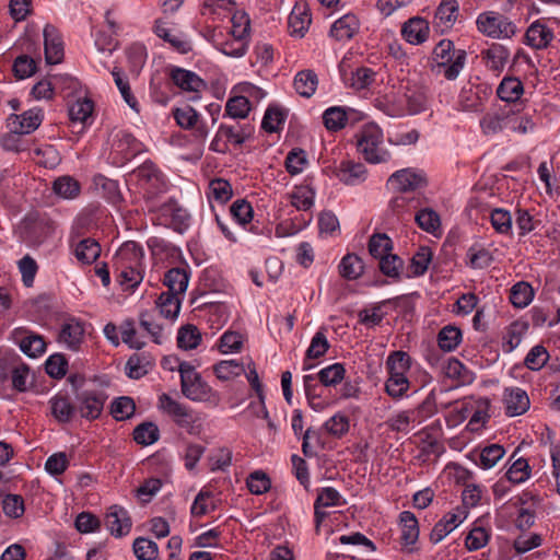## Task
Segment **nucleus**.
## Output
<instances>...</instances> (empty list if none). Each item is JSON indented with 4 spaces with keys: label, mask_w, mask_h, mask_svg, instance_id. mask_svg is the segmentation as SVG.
I'll return each mask as SVG.
<instances>
[{
    "label": "nucleus",
    "mask_w": 560,
    "mask_h": 560,
    "mask_svg": "<svg viewBox=\"0 0 560 560\" xmlns=\"http://www.w3.org/2000/svg\"><path fill=\"white\" fill-rule=\"evenodd\" d=\"M463 518L456 513H447L433 527L430 539L432 542L438 544L452 533L460 523Z\"/></svg>",
    "instance_id": "nucleus-32"
},
{
    "label": "nucleus",
    "mask_w": 560,
    "mask_h": 560,
    "mask_svg": "<svg viewBox=\"0 0 560 560\" xmlns=\"http://www.w3.org/2000/svg\"><path fill=\"white\" fill-rule=\"evenodd\" d=\"M156 306L162 316L174 319L179 313L180 300L177 294L163 292L156 301Z\"/></svg>",
    "instance_id": "nucleus-39"
},
{
    "label": "nucleus",
    "mask_w": 560,
    "mask_h": 560,
    "mask_svg": "<svg viewBox=\"0 0 560 560\" xmlns=\"http://www.w3.org/2000/svg\"><path fill=\"white\" fill-rule=\"evenodd\" d=\"M162 408L174 418L175 422L182 428H188L192 423V415L182 404L163 394L160 397Z\"/></svg>",
    "instance_id": "nucleus-27"
},
{
    "label": "nucleus",
    "mask_w": 560,
    "mask_h": 560,
    "mask_svg": "<svg viewBox=\"0 0 560 560\" xmlns=\"http://www.w3.org/2000/svg\"><path fill=\"white\" fill-rule=\"evenodd\" d=\"M460 16L457 0H441L433 16V27L441 34L450 32Z\"/></svg>",
    "instance_id": "nucleus-6"
},
{
    "label": "nucleus",
    "mask_w": 560,
    "mask_h": 560,
    "mask_svg": "<svg viewBox=\"0 0 560 560\" xmlns=\"http://www.w3.org/2000/svg\"><path fill=\"white\" fill-rule=\"evenodd\" d=\"M490 222L497 233L509 235L512 232V215L503 208H495L490 212Z\"/></svg>",
    "instance_id": "nucleus-51"
},
{
    "label": "nucleus",
    "mask_w": 560,
    "mask_h": 560,
    "mask_svg": "<svg viewBox=\"0 0 560 560\" xmlns=\"http://www.w3.org/2000/svg\"><path fill=\"white\" fill-rule=\"evenodd\" d=\"M511 110L504 106L495 113L486 114L480 120V128L486 136L495 135L511 125Z\"/></svg>",
    "instance_id": "nucleus-22"
},
{
    "label": "nucleus",
    "mask_w": 560,
    "mask_h": 560,
    "mask_svg": "<svg viewBox=\"0 0 560 560\" xmlns=\"http://www.w3.org/2000/svg\"><path fill=\"white\" fill-rule=\"evenodd\" d=\"M24 224L27 240L38 244L42 243L55 230L54 223L46 218L30 215L25 219Z\"/></svg>",
    "instance_id": "nucleus-20"
},
{
    "label": "nucleus",
    "mask_w": 560,
    "mask_h": 560,
    "mask_svg": "<svg viewBox=\"0 0 560 560\" xmlns=\"http://www.w3.org/2000/svg\"><path fill=\"white\" fill-rule=\"evenodd\" d=\"M406 98L410 114H419L428 108V96L421 88H409L406 92Z\"/></svg>",
    "instance_id": "nucleus-57"
},
{
    "label": "nucleus",
    "mask_w": 560,
    "mask_h": 560,
    "mask_svg": "<svg viewBox=\"0 0 560 560\" xmlns=\"http://www.w3.org/2000/svg\"><path fill=\"white\" fill-rule=\"evenodd\" d=\"M54 191L65 199H73L80 195L81 186L71 176H62L54 182Z\"/></svg>",
    "instance_id": "nucleus-44"
},
{
    "label": "nucleus",
    "mask_w": 560,
    "mask_h": 560,
    "mask_svg": "<svg viewBox=\"0 0 560 560\" xmlns=\"http://www.w3.org/2000/svg\"><path fill=\"white\" fill-rule=\"evenodd\" d=\"M485 66L495 74L501 73L510 58V50L501 44H492L480 54Z\"/></svg>",
    "instance_id": "nucleus-17"
},
{
    "label": "nucleus",
    "mask_w": 560,
    "mask_h": 560,
    "mask_svg": "<svg viewBox=\"0 0 560 560\" xmlns=\"http://www.w3.org/2000/svg\"><path fill=\"white\" fill-rule=\"evenodd\" d=\"M467 264L474 269H483L491 265L493 257L486 248L470 247L467 252Z\"/></svg>",
    "instance_id": "nucleus-63"
},
{
    "label": "nucleus",
    "mask_w": 560,
    "mask_h": 560,
    "mask_svg": "<svg viewBox=\"0 0 560 560\" xmlns=\"http://www.w3.org/2000/svg\"><path fill=\"white\" fill-rule=\"evenodd\" d=\"M105 526L115 537H122L129 534L132 522L124 508L113 505L105 516Z\"/></svg>",
    "instance_id": "nucleus-10"
},
{
    "label": "nucleus",
    "mask_w": 560,
    "mask_h": 560,
    "mask_svg": "<svg viewBox=\"0 0 560 560\" xmlns=\"http://www.w3.org/2000/svg\"><path fill=\"white\" fill-rule=\"evenodd\" d=\"M355 139L358 151L368 163L380 164L390 160L389 151L383 145V131L377 125H364L355 135Z\"/></svg>",
    "instance_id": "nucleus-2"
},
{
    "label": "nucleus",
    "mask_w": 560,
    "mask_h": 560,
    "mask_svg": "<svg viewBox=\"0 0 560 560\" xmlns=\"http://www.w3.org/2000/svg\"><path fill=\"white\" fill-rule=\"evenodd\" d=\"M317 85L318 77L311 69L299 71L293 80L294 90L305 98H310L315 94Z\"/></svg>",
    "instance_id": "nucleus-30"
},
{
    "label": "nucleus",
    "mask_w": 560,
    "mask_h": 560,
    "mask_svg": "<svg viewBox=\"0 0 560 560\" xmlns=\"http://www.w3.org/2000/svg\"><path fill=\"white\" fill-rule=\"evenodd\" d=\"M533 298V288L527 282H517L511 289L510 301L518 308L526 307L532 302Z\"/></svg>",
    "instance_id": "nucleus-49"
},
{
    "label": "nucleus",
    "mask_w": 560,
    "mask_h": 560,
    "mask_svg": "<svg viewBox=\"0 0 560 560\" xmlns=\"http://www.w3.org/2000/svg\"><path fill=\"white\" fill-rule=\"evenodd\" d=\"M393 248L392 240L384 233L373 234L369 241V252L374 258H382Z\"/></svg>",
    "instance_id": "nucleus-59"
},
{
    "label": "nucleus",
    "mask_w": 560,
    "mask_h": 560,
    "mask_svg": "<svg viewBox=\"0 0 560 560\" xmlns=\"http://www.w3.org/2000/svg\"><path fill=\"white\" fill-rule=\"evenodd\" d=\"M143 250L136 242L124 243L115 255V266L142 267Z\"/></svg>",
    "instance_id": "nucleus-21"
},
{
    "label": "nucleus",
    "mask_w": 560,
    "mask_h": 560,
    "mask_svg": "<svg viewBox=\"0 0 560 560\" xmlns=\"http://www.w3.org/2000/svg\"><path fill=\"white\" fill-rule=\"evenodd\" d=\"M429 22L420 16H413L406 21L401 27V35L411 45H420L429 38Z\"/></svg>",
    "instance_id": "nucleus-14"
},
{
    "label": "nucleus",
    "mask_w": 560,
    "mask_h": 560,
    "mask_svg": "<svg viewBox=\"0 0 560 560\" xmlns=\"http://www.w3.org/2000/svg\"><path fill=\"white\" fill-rule=\"evenodd\" d=\"M388 184H390L397 191L408 194L424 186L425 178L422 174L406 168L392 174L388 178Z\"/></svg>",
    "instance_id": "nucleus-11"
},
{
    "label": "nucleus",
    "mask_w": 560,
    "mask_h": 560,
    "mask_svg": "<svg viewBox=\"0 0 560 560\" xmlns=\"http://www.w3.org/2000/svg\"><path fill=\"white\" fill-rule=\"evenodd\" d=\"M50 415L61 424L72 421L77 413V407L67 395L57 394L48 401Z\"/></svg>",
    "instance_id": "nucleus-18"
},
{
    "label": "nucleus",
    "mask_w": 560,
    "mask_h": 560,
    "mask_svg": "<svg viewBox=\"0 0 560 560\" xmlns=\"http://www.w3.org/2000/svg\"><path fill=\"white\" fill-rule=\"evenodd\" d=\"M180 374L182 393L194 401H203L215 407L220 404L221 397L213 390L188 362H180L178 365Z\"/></svg>",
    "instance_id": "nucleus-1"
},
{
    "label": "nucleus",
    "mask_w": 560,
    "mask_h": 560,
    "mask_svg": "<svg viewBox=\"0 0 560 560\" xmlns=\"http://www.w3.org/2000/svg\"><path fill=\"white\" fill-rule=\"evenodd\" d=\"M13 338L19 343L21 351L30 358H37L46 350V342L44 338L27 329H14Z\"/></svg>",
    "instance_id": "nucleus-8"
},
{
    "label": "nucleus",
    "mask_w": 560,
    "mask_h": 560,
    "mask_svg": "<svg viewBox=\"0 0 560 560\" xmlns=\"http://www.w3.org/2000/svg\"><path fill=\"white\" fill-rule=\"evenodd\" d=\"M312 22L306 2H296L288 18L289 34L296 38L304 37Z\"/></svg>",
    "instance_id": "nucleus-9"
},
{
    "label": "nucleus",
    "mask_w": 560,
    "mask_h": 560,
    "mask_svg": "<svg viewBox=\"0 0 560 560\" xmlns=\"http://www.w3.org/2000/svg\"><path fill=\"white\" fill-rule=\"evenodd\" d=\"M213 371L219 380L229 381L244 373L245 368L236 360H226L215 364Z\"/></svg>",
    "instance_id": "nucleus-58"
},
{
    "label": "nucleus",
    "mask_w": 560,
    "mask_h": 560,
    "mask_svg": "<svg viewBox=\"0 0 560 560\" xmlns=\"http://www.w3.org/2000/svg\"><path fill=\"white\" fill-rule=\"evenodd\" d=\"M45 59L49 65H57L63 57L62 39L52 25L47 24L44 28Z\"/></svg>",
    "instance_id": "nucleus-15"
},
{
    "label": "nucleus",
    "mask_w": 560,
    "mask_h": 560,
    "mask_svg": "<svg viewBox=\"0 0 560 560\" xmlns=\"http://www.w3.org/2000/svg\"><path fill=\"white\" fill-rule=\"evenodd\" d=\"M388 375L406 376L410 369V357L404 351H394L386 361Z\"/></svg>",
    "instance_id": "nucleus-47"
},
{
    "label": "nucleus",
    "mask_w": 560,
    "mask_h": 560,
    "mask_svg": "<svg viewBox=\"0 0 560 560\" xmlns=\"http://www.w3.org/2000/svg\"><path fill=\"white\" fill-rule=\"evenodd\" d=\"M459 52V49H456L454 43L450 39H441L433 48L430 63H444V61L450 60V58L455 57Z\"/></svg>",
    "instance_id": "nucleus-60"
},
{
    "label": "nucleus",
    "mask_w": 560,
    "mask_h": 560,
    "mask_svg": "<svg viewBox=\"0 0 560 560\" xmlns=\"http://www.w3.org/2000/svg\"><path fill=\"white\" fill-rule=\"evenodd\" d=\"M503 402L505 415L516 417L525 413L529 408V398L527 393L520 387H508L503 393Z\"/></svg>",
    "instance_id": "nucleus-13"
},
{
    "label": "nucleus",
    "mask_w": 560,
    "mask_h": 560,
    "mask_svg": "<svg viewBox=\"0 0 560 560\" xmlns=\"http://www.w3.org/2000/svg\"><path fill=\"white\" fill-rule=\"evenodd\" d=\"M505 450L502 445L491 444L482 448L479 453V460L477 464L482 469H490L504 456Z\"/></svg>",
    "instance_id": "nucleus-53"
},
{
    "label": "nucleus",
    "mask_w": 560,
    "mask_h": 560,
    "mask_svg": "<svg viewBox=\"0 0 560 560\" xmlns=\"http://www.w3.org/2000/svg\"><path fill=\"white\" fill-rule=\"evenodd\" d=\"M100 254L101 246L94 238L81 240L74 247V256L82 264L90 265L94 262Z\"/></svg>",
    "instance_id": "nucleus-33"
},
{
    "label": "nucleus",
    "mask_w": 560,
    "mask_h": 560,
    "mask_svg": "<svg viewBox=\"0 0 560 560\" xmlns=\"http://www.w3.org/2000/svg\"><path fill=\"white\" fill-rule=\"evenodd\" d=\"M467 60V52L464 49H459V52L444 61V63H430V69L438 75H443L448 81H454L458 78L463 69L465 68Z\"/></svg>",
    "instance_id": "nucleus-19"
},
{
    "label": "nucleus",
    "mask_w": 560,
    "mask_h": 560,
    "mask_svg": "<svg viewBox=\"0 0 560 560\" xmlns=\"http://www.w3.org/2000/svg\"><path fill=\"white\" fill-rule=\"evenodd\" d=\"M346 369L341 363H334L322 369L317 377L324 386H335L345 378Z\"/></svg>",
    "instance_id": "nucleus-54"
},
{
    "label": "nucleus",
    "mask_w": 560,
    "mask_h": 560,
    "mask_svg": "<svg viewBox=\"0 0 560 560\" xmlns=\"http://www.w3.org/2000/svg\"><path fill=\"white\" fill-rule=\"evenodd\" d=\"M360 28V22L354 14L348 13L334 22L330 36L337 40L351 39Z\"/></svg>",
    "instance_id": "nucleus-23"
},
{
    "label": "nucleus",
    "mask_w": 560,
    "mask_h": 560,
    "mask_svg": "<svg viewBox=\"0 0 560 560\" xmlns=\"http://www.w3.org/2000/svg\"><path fill=\"white\" fill-rule=\"evenodd\" d=\"M528 330V324L523 320H515L505 327L503 331L502 349L510 353L522 342L523 336Z\"/></svg>",
    "instance_id": "nucleus-29"
},
{
    "label": "nucleus",
    "mask_w": 560,
    "mask_h": 560,
    "mask_svg": "<svg viewBox=\"0 0 560 560\" xmlns=\"http://www.w3.org/2000/svg\"><path fill=\"white\" fill-rule=\"evenodd\" d=\"M400 541L405 547L413 546L419 538V523L416 515L410 511L399 514Z\"/></svg>",
    "instance_id": "nucleus-25"
},
{
    "label": "nucleus",
    "mask_w": 560,
    "mask_h": 560,
    "mask_svg": "<svg viewBox=\"0 0 560 560\" xmlns=\"http://www.w3.org/2000/svg\"><path fill=\"white\" fill-rule=\"evenodd\" d=\"M314 190L307 185L295 187L290 196L291 205L298 210L306 211L314 203Z\"/></svg>",
    "instance_id": "nucleus-56"
},
{
    "label": "nucleus",
    "mask_w": 560,
    "mask_h": 560,
    "mask_svg": "<svg viewBox=\"0 0 560 560\" xmlns=\"http://www.w3.org/2000/svg\"><path fill=\"white\" fill-rule=\"evenodd\" d=\"M549 360V353L544 346L533 347L525 357L524 364L532 371H538L545 366Z\"/></svg>",
    "instance_id": "nucleus-61"
},
{
    "label": "nucleus",
    "mask_w": 560,
    "mask_h": 560,
    "mask_svg": "<svg viewBox=\"0 0 560 560\" xmlns=\"http://www.w3.org/2000/svg\"><path fill=\"white\" fill-rule=\"evenodd\" d=\"M363 261L355 254L346 255L339 265V272L341 277L348 280H355L363 273Z\"/></svg>",
    "instance_id": "nucleus-37"
},
{
    "label": "nucleus",
    "mask_w": 560,
    "mask_h": 560,
    "mask_svg": "<svg viewBox=\"0 0 560 560\" xmlns=\"http://www.w3.org/2000/svg\"><path fill=\"white\" fill-rule=\"evenodd\" d=\"M43 120V109L34 107L21 115L11 114L7 119V126L10 131L15 133L30 135L42 125Z\"/></svg>",
    "instance_id": "nucleus-5"
},
{
    "label": "nucleus",
    "mask_w": 560,
    "mask_h": 560,
    "mask_svg": "<svg viewBox=\"0 0 560 560\" xmlns=\"http://www.w3.org/2000/svg\"><path fill=\"white\" fill-rule=\"evenodd\" d=\"M248 490L253 494H262L270 490L271 481L268 475L262 470L252 472L246 480Z\"/></svg>",
    "instance_id": "nucleus-64"
},
{
    "label": "nucleus",
    "mask_w": 560,
    "mask_h": 560,
    "mask_svg": "<svg viewBox=\"0 0 560 560\" xmlns=\"http://www.w3.org/2000/svg\"><path fill=\"white\" fill-rule=\"evenodd\" d=\"M230 34L233 38L248 39L250 35V20L244 11H235L231 18Z\"/></svg>",
    "instance_id": "nucleus-48"
},
{
    "label": "nucleus",
    "mask_w": 560,
    "mask_h": 560,
    "mask_svg": "<svg viewBox=\"0 0 560 560\" xmlns=\"http://www.w3.org/2000/svg\"><path fill=\"white\" fill-rule=\"evenodd\" d=\"M133 440L140 445H151L160 438V430L153 422H142L133 430Z\"/></svg>",
    "instance_id": "nucleus-41"
},
{
    "label": "nucleus",
    "mask_w": 560,
    "mask_h": 560,
    "mask_svg": "<svg viewBox=\"0 0 560 560\" xmlns=\"http://www.w3.org/2000/svg\"><path fill=\"white\" fill-rule=\"evenodd\" d=\"M189 277L182 268H172L164 276V284L168 288L167 293L182 294L188 287Z\"/></svg>",
    "instance_id": "nucleus-35"
},
{
    "label": "nucleus",
    "mask_w": 560,
    "mask_h": 560,
    "mask_svg": "<svg viewBox=\"0 0 560 560\" xmlns=\"http://www.w3.org/2000/svg\"><path fill=\"white\" fill-rule=\"evenodd\" d=\"M443 373L459 386L469 385L475 381V373L455 358L447 360L443 366Z\"/></svg>",
    "instance_id": "nucleus-28"
},
{
    "label": "nucleus",
    "mask_w": 560,
    "mask_h": 560,
    "mask_svg": "<svg viewBox=\"0 0 560 560\" xmlns=\"http://www.w3.org/2000/svg\"><path fill=\"white\" fill-rule=\"evenodd\" d=\"M348 115L343 107L331 106L323 113V124L328 131L336 132L346 127Z\"/></svg>",
    "instance_id": "nucleus-34"
},
{
    "label": "nucleus",
    "mask_w": 560,
    "mask_h": 560,
    "mask_svg": "<svg viewBox=\"0 0 560 560\" xmlns=\"http://www.w3.org/2000/svg\"><path fill=\"white\" fill-rule=\"evenodd\" d=\"M338 178L347 185H355L366 177V168L362 163L350 160L341 161L337 167Z\"/></svg>",
    "instance_id": "nucleus-26"
},
{
    "label": "nucleus",
    "mask_w": 560,
    "mask_h": 560,
    "mask_svg": "<svg viewBox=\"0 0 560 560\" xmlns=\"http://www.w3.org/2000/svg\"><path fill=\"white\" fill-rule=\"evenodd\" d=\"M214 46L229 57L240 58L244 56L248 48V39L233 38L232 40L218 42L215 35L211 37Z\"/></svg>",
    "instance_id": "nucleus-38"
},
{
    "label": "nucleus",
    "mask_w": 560,
    "mask_h": 560,
    "mask_svg": "<svg viewBox=\"0 0 560 560\" xmlns=\"http://www.w3.org/2000/svg\"><path fill=\"white\" fill-rule=\"evenodd\" d=\"M135 175L140 180L141 185H152L156 189H161L163 185L161 172L152 164L144 163L135 171Z\"/></svg>",
    "instance_id": "nucleus-43"
},
{
    "label": "nucleus",
    "mask_w": 560,
    "mask_h": 560,
    "mask_svg": "<svg viewBox=\"0 0 560 560\" xmlns=\"http://www.w3.org/2000/svg\"><path fill=\"white\" fill-rule=\"evenodd\" d=\"M308 164L307 154L301 148L292 149L284 161V165L287 171L291 175H298L304 171L306 165Z\"/></svg>",
    "instance_id": "nucleus-55"
},
{
    "label": "nucleus",
    "mask_w": 560,
    "mask_h": 560,
    "mask_svg": "<svg viewBox=\"0 0 560 560\" xmlns=\"http://www.w3.org/2000/svg\"><path fill=\"white\" fill-rule=\"evenodd\" d=\"M12 71L19 80L30 78L36 72V61L27 55H21L15 58Z\"/></svg>",
    "instance_id": "nucleus-62"
},
{
    "label": "nucleus",
    "mask_w": 560,
    "mask_h": 560,
    "mask_svg": "<svg viewBox=\"0 0 560 560\" xmlns=\"http://www.w3.org/2000/svg\"><path fill=\"white\" fill-rule=\"evenodd\" d=\"M415 220L421 230L431 234H435L441 226L440 215L431 208L419 210L415 215Z\"/></svg>",
    "instance_id": "nucleus-42"
},
{
    "label": "nucleus",
    "mask_w": 560,
    "mask_h": 560,
    "mask_svg": "<svg viewBox=\"0 0 560 560\" xmlns=\"http://www.w3.org/2000/svg\"><path fill=\"white\" fill-rule=\"evenodd\" d=\"M552 38V31L539 21L532 23L525 33V43L535 49L546 48Z\"/></svg>",
    "instance_id": "nucleus-24"
},
{
    "label": "nucleus",
    "mask_w": 560,
    "mask_h": 560,
    "mask_svg": "<svg viewBox=\"0 0 560 560\" xmlns=\"http://www.w3.org/2000/svg\"><path fill=\"white\" fill-rule=\"evenodd\" d=\"M136 411V404L131 397L121 396L110 405V413L117 421L130 419Z\"/></svg>",
    "instance_id": "nucleus-45"
},
{
    "label": "nucleus",
    "mask_w": 560,
    "mask_h": 560,
    "mask_svg": "<svg viewBox=\"0 0 560 560\" xmlns=\"http://www.w3.org/2000/svg\"><path fill=\"white\" fill-rule=\"evenodd\" d=\"M107 395L102 390H83L77 395V412L83 419L93 421L102 415Z\"/></svg>",
    "instance_id": "nucleus-4"
},
{
    "label": "nucleus",
    "mask_w": 560,
    "mask_h": 560,
    "mask_svg": "<svg viewBox=\"0 0 560 560\" xmlns=\"http://www.w3.org/2000/svg\"><path fill=\"white\" fill-rule=\"evenodd\" d=\"M84 324L75 318L66 320L60 328L58 341L70 350H79L84 339Z\"/></svg>",
    "instance_id": "nucleus-12"
},
{
    "label": "nucleus",
    "mask_w": 560,
    "mask_h": 560,
    "mask_svg": "<svg viewBox=\"0 0 560 560\" xmlns=\"http://www.w3.org/2000/svg\"><path fill=\"white\" fill-rule=\"evenodd\" d=\"M135 556L139 560H155L159 555L156 542L144 537H138L132 544Z\"/></svg>",
    "instance_id": "nucleus-52"
},
{
    "label": "nucleus",
    "mask_w": 560,
    "mask_h": 560,
    "mask_svg": "<svg viewBox=\"0 0 560 560\" xmlns=\"http://www.w3.org/2000/svg\"><path fill=\"white\" fill-rule=\"evenodd\" d=\"M171 79L183 91L199 94L207 89V83L199 75L183 68L172 69Z\"/></svg>",
    "instance_id": "nucleus-16"
},
{
    "label": "nucleus",
    "mask_w": 560,
    "mask_h": 560,
    "mask_svg": "<svg viewBox=\"0 0 560 560\" xmlns=\"http://www.w3.org/2000/svg\"><path fill=\"white\" fill-rule=\"evenodd\" d=\"M524 93V86L520 79L504 78L497 89L498 96L506 103H516Z\"/></svg>",
    "instance_id": "nucleus-31"
},
{
    "label": "nucleus",
    "mask_w": 560,
    "mask_h": 560,
    "mask_svg": "<svg viewBox=\"0 0 560 560\" xmlns=\"http://www.w3.org/2000/svg\"><path fill=\"white\" fill-rule=\"evenodd\" d=\"M479 33L492 39H511L518 33L514 21L494 10L483 11L476 19Z\"/></svg>",
    "instance_id": "nucleus-3"
},
{
    "label": "nucleus",
    "mask_w": 560,
    "mask_h": 560,
    "mask_svg": "<svg viewBox=\"0 0 560 560\" xmlns=\"http://www.w3.org/2000/svg\"><path fill=\"white\" fill-rule=\"evenodd\" d=\"M201 341V334L195 325H185L178 330L177 345L185 350L195 349Z\"/></svg>",
    "instance_id": "nucleus-46"
},
{
    "label": "nucleus",
    "mask_w": 560,
    "mask_h": 560,
    "mask_svg": "<svg viewBox=\"0 0 560 560\" xmlns=\"http://www.w3.org/2000/svg\"><path fill=\"white\" fill-rule=\"evenodd\" d=\"M417 417L411 410H402L392 415L385 422L388 429L398 433H408L411 423L416 422Z\"/></svg>",
    "instance_id": "nucleus-40"
},
{
    "label": "nucleus",
    "mask_w": 560,
    "mask_h": 560,
    "mask_svg": "<svg viewBox=\"0 0 560 560\" xmlns=\"http://www.w3.org/2000/svg\"><path fill=\"white\" fill-rule=\"evenodd\" d=\"M460 340L462 331L459 328L454 326H446L442 328L438 335L439 347L445 352L455 350Z\"/></svg>",
    "instance_id": "nucleus-50"
},
{
    "label": "nucleus",
    "mask_w": 560,
    "mask_h": 560,
    "mask_svg": "<svg viewBox=\"0 0 560 560\" xmlns=\"http://www.w3.org/2000/svg\"><path fill=\"white\" fill-rule=\"evenodd\" d=\"M490 401L487 398H480L475 400V408L472 409V415L467 424L468 430L478 431L480 428L485 427L489 415Z\"/></svg>",
    "instance_id": "nucleus-36"
},
{
    "label": "nucleus",
    "mask_w": 560,
    "mask_h": 560,
    "mask_svg": "<svg viewBox=\"0 0 560 560\" xmlns=\"http://www.w3.org/2000/svg\"><path fill=\"white\" fill-rule=\"evenodd\" d=\"M173 117L177 125L187 130H192V135L198 140H205L208 136V127L199 121V114L189 105L173 109Z\"/></svg>",
    "instance_id": "nucleus-7"
}]
</instances>
